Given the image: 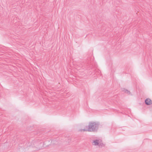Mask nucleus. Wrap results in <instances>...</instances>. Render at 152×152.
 <instances>
[{"label":"nucleus","mask_w":152,"mask_h":152,"mask_svg":"<svg viewBox=\"0 0 152 152\" xmlns=\"http://www.w3.org/2000/svg\"><path fill=\"white\" fill-rule=\"evenodd\" d=\"M98 125L97 123L92 122H90L89 123L88 127V126H86V128H88L87 129H80L79 131L82 132L83 130V131L95 132L97 130Z\"/></svg>","instance_id":"obj_1"},{"label":"nucleus","mask_w":152,"mask_h":152,"mask_svg":"<svg viewBox=\"0 0 152 152\" xmlns=\"http://www.w3.org/2000/svg\"><path fill=\"white\" fill-rule=\"evenodd\" d=\"M43 144L40 141H33L31 142V146L34 148V151H38L42 149L43 147Z\"/></svg>","instance_id":"obj_2"},{"label":"nucleus","mask_w":152,"mask_h":152,"mask_svg":"<svg viewBox=\"0 0 152 152\" xmlns=\"http://www.w3.org/2000/svg\"><path fill=\"white\" fill-rule=\"evenodd\" d=\"M93 145L94 146L98 145L99 147H101L103 146V144L101 142V141L99 140L96 139L94 140L92 142Z\"/></svg>","instance_id":"obj_3"},{"label":"nucleus","mask_w":152,"mask_h":152,"mask_svg":"<svg viewBox=\"0 0 152 152\" xmlns=\"http://www.w3.org/2000/svg\"><path fill=\"white\" fill-rule=\"evenodd\" d=\"M145 103L147 105H149L152 104L151 100L149 99H147L145 100Z\"/></svg>","instance_id":"obj_4"},{"label":"nucleus","mask_w":152,"mask_h":152,"mask_svg":"<svg viewBox=\"0 0 152 152\" xmlns=\"http://www.w3.org/2000/svg\"><path fill=\"white\" fill-rule=\"evenodd\" d=\"M125 93L128 94H129L130 93V92L129 91H128L127 90H125Z\"/></svg>","instance_id":"obj_5"}]
</instances>
